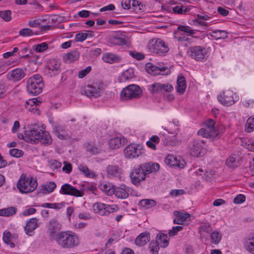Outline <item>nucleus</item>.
<instances>
[{"label":"nucleus","instance_id":"f257e3e1","mask_svg":"<svg viewBox=\"0 0 254 254\" xmlns=\"http://www.w3.org/2000/svg\"><path fill=\"white\" fill-rule=\"evenodd\" d=\"M55 240L60 247L67 250L73 249L80 244L78 236L72 231H64L58 233Z\"/></svg>","mask_w":254,"mask_h":254},{"label":"nucleus","instance_id":"f03ea898","mask_svg":"<svg viewBox=\"0 0 254 254\" xmlns=\"http://www.w3.org/2000/svg\"><path fill=\"white\" fill-rule=\"evenodd\" d=\"M30 137L29 139H26L27 142L30 143H41L45 146L50 145L52 142V139L50 133L45 130H42L37 126H34L30 129V132L28 134Z\"/></svg>","mask_w":254,"mask_h":254},{"label":"nucleus","instance_id":"7ed1b4c3","mask_svg":"<svg viewBox=\"0 0 254 254\" xmlns=\"http://www.w3.org/2000/svg\"><path fill=\"white\" fill-rule=\"evenodd\" d=\"M148 52L157 56H165L169 51V48L163 40L159 38H154L150 40L147 46Z\"/></svg>","mask_w":254,"mask_h":254},{"label":"nucleus","instance_id":"20e7f679","mask_svg":"<svg viewBox=\"0 0 254 254\" xmlns=\"http://www.w3.org/2000/svg\"><path fill=\"white\" fill-rule=\"evenodd\" d=\"M44 86L43 78L39 74L32 75L27 81V91L29 94L34 96L41 93Z\"/></svg>","mask_w":254,"mask_h":254},{"label":"nucleus","instance_id":"39448f33","mask_svg":"<svg viewBox=\"0 0 254 254\" xmlns=\"http://www.w3.org/2000/svg\"><path fill=\"white\" fill-rule=\"evenodd\" d=\"M37 185L36 180L22 174L17 184V188L21 193H27L35 190Z\"/></svg>","mask_w":254,"mask_h":254},{"label":"nucleus","instance_id":"423d86ee","mask_svg":"<svg viewBox=\"0 0 254 254\" xmlns=\"http://www.w3.org/2000/svg\"><path fill=\"white\" fill-rule=\"evenodd\" d=\"M142 93V90L139 86L135 84H130L122 90L120 98L122 101H127L138 98L141 97Z\"/></svg>","mask_w":254,"mask_h":254},{"label":"nucleus","instance_id":"0eeeda50","mask_svg":"<svg viewBox=\"0 0 254 254\" xmlns=\"http://www.w3.org/2000/svg\"><path fill=\"white\" fill-rule=\"evenodd\" d=\"M175 37L185 46L190 44V28L188 26L179 25L174 32Z\"/></svg>","mask_w":254,"mask_h":254},{"label":"nucleus","instance_id":"6e6552de","mask_svg":"<svg viewBox=\"0 0 254 254\" xmlns=\"http://www.w3.org/2000/svg\"><path fill=\"white\" fill-rule=\"evenodd\" d=\"M218 101L225 106H231L238 100V97L232 91L228 90L224 91L217 97Z\"/></svg>","mask_w":254,"mask_h":254},{"label":"nucleus","instance_id":"1a4fd4ad","mask_svg":"<svg viewBox=\"0 0 254 254\" xmlns=\"http://www.w3.org/2000/svg\"><path fill=\"white\" fill-rule=\"evenodd\" d=\"M61 71L60 63L55 60L48 61L44 67V73L49 77L54 76Z\"/></svg>","mask_w":254,"mask_h":254},{"label":"nucleus","instance_id":"9d476101","mask_svg":"<svg viewBox=\"0 0 254 254\" xmlns=\"http://www.w3.org/2000/svg\"><path fill=\"white\" fill-rule=\"evenodd\" d=\"M126 158L133 159L138 157L144 152V149L139 145L130 144L127 146L124 151Z\"/></svg>","mask_w":254,"mask_h":254},{"label":"nucleus","instance_id":"9b49d317","mask_svg":"<svg viewBox=\"0 0 254 254\" xmlns=\"http://www.w3.org/2000/svg\"><path fill=\"white\" fill-rule=\"evenodd\" d=\"M101 90L102 86L96 83L83 87L81 93L89 98H97L100 96Z\"/></svg>","mask_w":254,"mask_h":254},{"label":"nucleus","instance_id":"f8f14e48","mask_svg":"<svg viewBox=\"0 0 254 254\" xmlns=\"http://www.w3.org/2000/svg\"><path fill=\"white\" fill-rule=\"evenodd\" d=\"M130 177L133 185L139 186L141 182L145 180L146 176L139 165L132 170L130 173Z\"/></svg>","mask_w":254,"mask_h":254},{"label":"nucleus","instance_id":"ddd939ff","mask_svg":"<svg viewBox=\"0 0 254 254\" xmlns=\"http://www.w3.org/2000/svg\"><path fill=\"white\" fill-rule=\"evenodd\" d=\"M206 152V144L202 140H194L191 149V156L194 157L203 156Z\"/></svg>","mask_w":254,"mask_h":254},{"label":"nucleus","instance_id":"4468645a","mask_svg":"<svg viewBox=\"0 0 254 254\" xmlns=\"http://www.w3.org/2000/svg\"><path fill=\"white\" fill-rule=\"evenodd\" d=\"M198 135L202 136L203 137L212 138L213 139L215 137H220V132L217 129H211L205 127L201 128L197 131Z\"/></svg>","mask_w":254,"mask_h":254},{"label":"nucleus","instance_id":"2eb2a0df","mask_svg":"<svg viewBox=\"0 0 254 254\" xmlns=\"http://www.w3.org/2000/svg\"><path fill=\"white\" fill-rule=\"evenodd\" d=\"M60 192L63 194L73 195L76 197L82 196L81 191L68 184H65L62 186Z\"/></svg>","mask_w":254,"mask_h":254},{"label":"nucleus","instance_id":"dca6fc26","mask_svg":"<svg viewBox=\"0 0 254 254\" xmlns=\"http://www.w3.org/2000/svg\"><path fill=\"white\" fill-rule=\"evenodd\" d=\"M107 175L109 178H121L123 174L122 169L116 165H109L106 169Z\"/></svg>","mask_w":254,"mask_h":254},{"label":"nucleus","instance_id":"f3484780","mask_svg":"<svg viewBox=\"0 0 254 254\" xmlns=\"http://www.w3.org/2000/svg\"><path fill=\"white\" fill-rule=\"evenodd\" d=\"M165 163L173 167H177L180 168H183L185 166L184 160L178 159L177 158L172 154H168L165 159Z\"/></svg>","mask_w":254,"mask_h":254},{"label":"nucleus","instance_id":"a211bd4d","mask_svg":"<svg viewBox=\"0 0 254 254\" xmlns=\"http://www.w3.org/2000/svg\"><path fill=\"white\" fill-rule=\"evenodd\" d=\"M140 165L146 176L151 173L158 171L160 169L159 164L156 163L150 162L141 164Z\"/></svg>","mask_w":254,"mask_h":254},{"label":"nucleus","instance_id":"6ab92c4d","mask_svg":"<svg viewBox=\"0 0 254 254\" xmlns=\"http://www.w3.org/2000/svg\"><path fill=\"white\" fill-rule=\"evenodd\" d=\"M206 54L205 49L200 46L194 47L191 49V58L196 61H201Z\"/></svg>","mask_w":254,"mask_h":254},{"label":"nucleus","instance_id":"aec40b11","mask_svg":"<svg viewBox=\"0 0 254 254\" xmlns=\"http://www.w3.org/2000/svg\"><path fill=\"white\" fill-rule=\"evenodd\" d=\"M25 75L24 71L18 68L11 70L7 74L8 79L14 82L20 81L24 78Z\"/></svg>","mask_w":254,"mask_h":254},{"label":"nucleus","instance_id":"412c9836","mask_svg":"<svg viewBox=\"0 0 254 254\" xmlns=\"http://www.w3.org/2000/svg\"><path fill=\"white\" fill-rule=\"evenodd\" d=\"M127 142V139L124 137H115L111 139L109 141V145L111 149H118Z\"/></svg>","mask_w":254,"mask_h":254},{"label":"nucleus","instance_id":"4be33fe9","mask_svg":"<svg viewBox=\"0 0 254 254\" xmlns=\"http://www.w3.org/2000/svg\"><path fill=\"white\" fill-rule=\"evenodd\" d=\"M243 245L247 252L254 254V234H250L244 239Z\"/></svg>","mask_w":254,"mask_h":254},{"label":"nucleus","instance_id":"5701e85b","mask_svg":"<svg viewBox=\"0 0 254 254\" xmlns=\"http://www.w3.org/2000/svg\"><path fill=\"white\" fill-rule=\"evenodd\" d=\"M128 188L125 185H121L120 187L114 188V193L117 197L125 199L128 196Z\"/></svg>","mask_w":254,"mask_h":254},{"label":"nucleus","instance_id":"b1692460","mask_svg":"<svg viewBox=\"0 0 254 254\" xmlns=\"http://www.w3.org/2000/svg\"><path fill=\"white\" fill-rule=\"evenodd\" d=\"M38 220L36 218L30 219L24 227L26 234L28 236H32L33 231L38 227Z\"/></svg>","mask_w":254,"mask_h":254},{"label":"nucleus","instance_id":"393cba45","mask_svg":"<svg viewBox=\"0 0 254 254\" xmlns=\"http://www.w3.org/2000/svg\"><path fill=\"white\" fill-rule=\"evenodd\" d=\"M186 87L187 85L185 77L182 75H179L177 78V85L175 87L177 92L180 95H182L186 91Z\"/></svg>","mask_w":254,"mask_h":254},{"label":"nucleus","instance_id":"a878e982","mask_svg":"<svg viewBox=\"0 0 254 254\" xmlns=\"http://www.w3.org/2000/svg\"><path fill=\"white\" fill-rule=\"evenodd\" d=\"M179 122L176 119H174L167 123L164 129L167 130L169 133H176L179 130Z\"/></svg>","mask_w":254,"mask_h":254},{"label":"nucleus","instance_id":"bb28decb","mask_svg":"<svg viewBox=\"0 0 254 254\" xmlns=\"http://www.w3.org/2000/svg\"><path fill=\"white\" fill-rule=\"evenodd\" d=\"M93 209L95 213L101 216L106 215L107 211V204L100 202H97L93 205Z\"/></svg>","mask_w":254,"mask_h":254},{"label":"nucleus","instance_id":"cd10ccee","mask_svg":"<svg viewBox=\"0 0 254 254\" xmlns=\"http://www.w3.org/2000/svg\"><path fill=\"white\" fill-rule=\"evenodd\" d=\"M156 242L161 248H166L169 244V239L167 234L162 233H158L156 236Z\"/></svg>","mask_w":254,"mask_h":254},{"label":"nucleus","instance_id":"c85d7f7f","mask_svg":"<svg viewBox=\"0 0 254 254\" xmlns=\"http://www.w3.org/2000/svg\"><path fill=\"white\" fill-rule=\"evenodd\" d=\"M150 240V235L147 232L140 234L135 240L136 245L142 246L147 244Z\"/></svg>","mask_w":254,"mask_h":254},{"label":"nucleus","instance_id":"c756f323","mask_svg":"<svg viewBox=\"0 0 254 254\" xmlns=\"http://www.w3.org/2000/svg\"><path fill=\"white\" fill-rule=\"evenodd\" d=\"M53 129L54 132L58 136V137L61 139L65 138L64 133L66 130L65 126L62 125H55L53 126Z\"/></svg>","mask_w":254,"mask_h":254},{"label":"nucleus","instance_id":"7c9ffc66","mask_svg":"<svg viewBox=\"0 0 254 254\" xmlns=\"http://www.w3.org/2000/svg\"><path fill=\"white\" fill-rule=\"evenodd\" d=\"M57 185L54 182L47 183L41 186L40 192L43 194H47L53 192L56 189Z\"/></svg>","mask_w":254,"mask_h":254},{"label":"nucleus","instance_id":"2f4dec72","mask_svg":"<svg viewBox=\"0 0 254 254\" xmlns=\"http://www.w3.org/2000/svg\"><path fill=\"white\" fill-rule=\"evenodd\" d=\"M102 59L104 62L110 64L117 63L121 60L120 57L111 53L104 54Z\"/></svg>","mask_w":254,"mask_h":254},{"label":"nucleus","instance_id":"473e14b6","mask_svg":"<svg viewBox=\"0 0 254 254\" xmlns=\"http://www.w3.org/2000/svg\"><path fill=\"white\" fill-rule=\"evenodd\" d=\"M79 57V54L77 51H72L67 53L64 56V59L66 63H71L77 60Z\"/></svg>","mask_w":254,"mask_h":254},{"label":"nucleus","instance_id":"72a5a7b5","mask_svg":"<svg viewBox=\"0 0 254 254\" xmlns=\"http://www.w3.org/2000/svg\"><path fill=\"white\" fill-rule=\"evenodd\" d=\"M134 77V71L132 68H128L124 71L119 78V81L121 82H125Z\"/></svg>","mask_w":254,"mask_h":254},{"label":"nucleus","instance_id":"f704fd0d","mask_svg":"<svg viewBox=\"0 0 254 254\" xmlns=\"http://www.w3.org/2000/svg\"><path fill=\"white\" fill-rule=\"evenodd\" d=\"M222 237V235L220 231L214 230L210 235V242L213 244L217 245L221 241Z\"/></svg>","mask_w":254,"mask_h":254},{"label":"nucleus","instance_id":"c9c22d12","mask_svg":"<svg viewBox=\"0 0 254 254\" xmlns=\"http://www.w3.org/2000/svg\"><path fill=\"white\" fill-rule=\"evenodd\" d=\"M239 161L238 157L236 155L230 156L226 161V164L229 168H234L238 166Z\"/></svg>","mask_w":254,"mask_h":254},{"label":"nucleus","instance_id":"e433bc0d","mask_svg":"<svg viewBox=\"0 0 254 254\" xmlns=\"http://www.w3.org/2000/svg\"><path fill=\"white\" fill-rule=\"evenodd\" d=\"M17 209L15 207H9L8 208L0 210V216H10L14 215L16 212Z\"/></svg>","mask_w":254,"mask_h":254},{"label":"nucleus","instance_id":"4c0bfd02","mask_svg":"<svg viewBox=\"0 0 254 254\" xmlns=\"http://www.w3.org/2000/svg\"><path fill=\"white\" fill-rule=\"evenodd\" d=\"M197 16L198 19L192 20V24L195 25L205 26L206 25V23L202 20H207L210 18V17L207 15H200L197 14Z\"/></svg>","mask_w":254,"mask_h":254},{"label":"nucleus","instance_id":"58836bf2","mask_svg":"<svg viewBox=\"0 0 254 254\" xmlns=\"http://www.w3.org/2000/svg\"><path fill=\"white\" fill-rule=\"evenodd\" d=\"M139 204L145 209H149L156 204V202L153 199H142L140 201Z\"/></svg>","mask_w":254,"mask_h":254},{"label":"nucleus","instance_id":"ea45409f","mask_svg":"<svg viewBox=\"0 0 254 254\" xmlns=\"http://www.w3.org/2000/svg\"><path fill=\"white\" fill-rule=\"evenodd\" d=\"M210 35L212 37L216 39L226 38L227 37V33L224 30H215L213 31Z\"/></svg>","mask_w":254,"mask_h":254},{"label":"nucleus","instance_id":"a19ab883","mask_svg":"<svg viewBox=\"0 0 254 254\" xmlns=\"http://www.w3.org/2000/svg\"><path fill=\"white\" fill-rule=\"evenodd\" d=\"M85 148L87 151L92 155H95L100 151V149L93 143H87L85 144Z\"/></svg>","mask_w":254,"mask_h":254},{"label":"nucleus","instance_id":"79ce46f5","mask_svg":"<svg viewBox=\"0 0 254 254\" xmlns=\"http://www.w3.org/2000/svg\"><path fill=\"white\" fill-rule=\"evenodd\" d=\"M78 169L87 177L93 178L95 176V173L92 171L89 170L86 166L79 165Z\"/></svg>","mask_w":254,"mask_h":254},{"label":"nucleus","instance_id":"37998d69","mask_svg":"<svg viewBox=\"0 0 254 254\" xmlns=\"http://www.w3.org/2000/svg\"><path fill=\"white\" fill-rule=\"evenodd\" d=\"M148 89L152 94L161 93V83L155 82L148 86Z\"/></svg>","mask_w":254,"mask_h":254},{"label":"nucleus","instance_id":"c03bdc74","mask_svg":"<svg viewBox=\"0 0 254 254\" xmlns=\"http://www.w3.org/2000/svg\"><path fill=\"white\" fill-rule=\"evenodd\" d=\"M146 70L150 74L156 76L159 75V67L148 64L146 65Z\"/></svg>","mask_w":254,"mask_h":254},{"label":"nucleus","instance_id":"a18cd8bd","mask_svg":"<svg viewBox=\"0 0 254 254\" xmlns=\"http://www.w3.org/2000/svg\"><path fill=\"white\" fill-rule=\"evenodd\" d=\"M11 11L10 10H0V17L6 22L11 20Z\"/></svg>","mask_w":254,"mask_h":254},{"label":"nucleus","instance_id":"49530a36","mask_svg":"<svg viewBox=\"0 0 254 254\" xmlns=\"http://www.w3.org/2000/svg\"><path fill=\"white\" fill-rule=\"evenodd\" d=\"M111 42L115 45H125L127 44V41L125 38L115 36L110 39Z\"/></svg>","mask_w":254,"mask_h":254},{"label":"nucleus","instance_id":"de8ad7c7","mask_svg":"<svg viewBox=\"0 0 254 254\" xmlns=\"http://www.w3.org/2000/svg\"><path fill=\"white\" fill-rule=\"evenodd\" d=\"M254 130V116L249 118L246 124V130L251 132Z\"/></svg>","mask_w":254,"mask_h":254},{"label":"nucleus","instance_id":"09e8293b","mask_svg":"<svg viewBox=\"0 0 254 254\" xmlns=\"http://www.w3.org/2000/svg\"><path fill=\"white\" fill-rule=\"evenodd\" d=\"M35 34V32L28 28H24L19 31V35L21 37H29Z\"/></svg>","mask_w":254,"mask_h":254},{"label":"nucleus","instance_id":"8fccbe9b","mask_svg":"<svg viewBox=\"0 0 254 254\" xmlns=\"http://www.w3.org/2000/svg\"><path fill=\"white\" fill-rule=\"evenodd\" d=\"M190 8L189 7L183 6V5H177L173 7V10L175 13L178 14H185L188 10Z\"/></svg>","mask_w":254,"mask_h":254},{"label":"nucleus","instance_id":"3c124183","mask_svg":"<svg viewBox=\"0 0 254 254\" xmlns=\"http://www.w3.org/2000/svg\"><path fill=\"white\" fill-rule=\"evenodd\" d=\"M159 245L156 241H152L149 245V247L152 254H158L159 250Z\"/></svg>","mask_w":254,"mask_h":254},{"label":"nucleus","instance_id":"603ef678","mask_svg":"<svg viewBox=\"0 0 254 254\" xmlns=\"http://www.w3.org/2000/svg\"><path fill=\"white\" fill-rule=\"evenodd\" d=\"M100 188L102 190L106 192L109 195H111L114 191V189H113L109 184L107 183L101 184Z\"/></svg>","mask_w":254,"mask_h":254},{"label":"nucleus","instance_id":"864d4df0","mask_svg":"<svg viewBox=\"0 0 254 254\" xmlns=\"http://www.w3.org/2000/svg\"><path fill=\"white\" fill-rule=\"evenodd\" d=\"M48 48L46 43H42L33 46V49L37 52L42 53L45 51Z\"/></svg>","mask_w":254,"mask_h":254},{"label":"nucleus","instance_id":"5fc2aeb1","mask_svg":"<svg viewBox=\"0 0 254 254\" xmlns=\"http://www.w3.org/2000/svg\"><path fill=\"white\" fill-rule=\"evenodd\" d=\"M174 215L175 217H179L183 222H185L186 220L190 216L189 213H182L178 211H175L174 212Z\"/></svg>","mask_w":254,"mask_h":254},{"label":"nucleus","instance_id":"6e6d98bb","mask_svg":"<svg viewBox=\"0 0 254 254\" xmlns=\"http://www.w3.org/2000/svg\"><path fill=\"white\" fill-rule=\"evenodd\" d=\"M183 227L181 226L173 227L171 230L169 231V236L170 237H173L176 235L178 232L183 230Z\"/></svg>","mask_w":254,"mask_h":254},{"label":"nucleus","instance_id":"4d7b16f0","mask_svg":"<svg viewBox=\"0 0 254 254\" xmlns=\"http://www.w3.org/2000/svg\"><path fill=\"white\" fill-rule=\"evenodd\" d=\"M87 36L88 34L87 33H79L76 34L75 37V40L76 42H82L87 38Z\"/></svg>","mask_w":254,"mask_h":254},{"label":"nucleus","instance_id":"13d9d810","mask_svg":"<svg viewBox=\"0 0 254 254\" xmlns=\"http://www.w3.org/2000/svg\"><path fill=\"white\" fill-rule=\"evenodd\" d=\"M91 70L90 66H87L86 68L81 70L79 71L78 77L79 78H82L84 77L87 74H88Z\"/></svg>","mask_w":254,"mask_h":254},{"label":"nucleus","instance_id":"bf43d9fd","mask_svg":"<svg viewBox=\"0 0 254 254\" xmlns=\"http://www.w3.org/2000/svg\"><path fill=\"white\" fill-rule=\"evenodd\" d=\"M200 229L201 231L206 233H209L212 230V228L209 223H204L201 224L200 226Z\"/></svg>","mask_w":254,"mask_h":254},{"label":"nucleus","instance_id":"052dcab7","mask_svg":"<svg viewBox=\"0 0 254 254\" xmlns=\"http://www.w3.org/2000/svg\"><path fill=\"white\" fill-rule=\"evenodd\" d=\"M10 154L15 157H20L23 155V151L21 150L13 148L10 150Z\"/></svg>","mask_w":254,"mask_h":254},{"label":"nucleus","instance_id":"680f3d73","mask_svg":"<svg viewBox=\"0 0 254 254\" xmlns=\"http://www.w3.org/2000/svg\"><path fill=\"white\" fill-rule=\"evenodd\" d=\"M173 90V86L169 83H161V93L164 92H169Z\"/></svg>","mask_w":254,"mask_h":254},{"label":"nucleus","instance_id":"e2e57ef3","mask_svg":"<svg viewBox=\"0 0 254 254\" xmlns=\"http://www.w3.org/2000/svg\"><path fill=\"white\" fill-rule=\"evenodd\" d=\"M215 122L212 119L206 120L204 123V127L211 129H217L215 127Z\"/></svg>","mask_w":254,"mask_h":254},{"label":"nucleus","instance_id":"0e129e2a","mask_svg":"<svg viewBox=\"0 0 254 254\" xmlns=\"http://www.w3.org/2000/svg\"><path fill=\"white\" fill-rule=\"evenodd\" d=\"M184 193H185V191L183 189H180V190L174 189V190H171V191H170L169 194L172 196L176 197V196H178L179 195H183Z\"/></svg>","mask_w":254,"mask_h":254},{"label":"nucleus","instance_id":"69168bd1","mask_svg":"<svg viewBox=\"0 0 254 254\" xmlns=\"http://www.w3.org/2000/svg\"><path fill=\"white\" fill-rule=\"evenodd\" d=\"M242 105L247 108H253L254 105V100L252 99H247L242 102Z\"/></svg>","mask_w":254,"mask_h":254},{"label":"nucleus","instance_id":"338daca9","mask_svg":"<svg viewBox=\"0 0 254 254\" xmlns=\"http://www.w3.org/2000/svg\"><path fill=\"white\" fill-rule=\"evenodd\" d=\"M129 53L132 57L138 60H143L145 57L143 54L140 53L134 52L133 51H129Z\"/></svg>","mask_w":254,"mask_h":254},{"label":"nucleus","instance_id":"774afa93","mask_svg":"<svg viewBox=\"0 0 254 254\" xmlns=\"http://www.w3.org/2000/svg\"><path fill=\"white\" fill-rule=\"evenodd\" d=\"M246 197L243 194H239L234 199V203L235 204H241L245 201Z\"/></svg>","mask_w":254,"mask_h":254}]
</instances>
